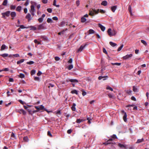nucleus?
Here are the masks:
<instances>
[{
    "label": "nucleus",
    "instance_id": "obj_1",
    "mask_svg": "<svg viewBox=\"0 0 149 149\" xmlns=\"http://www.w3.org/2000/svg\"><path fill=\"white\" fill-rule=\"evenodd\" d=\"M107 33L110 36H115L117 32L115 30H113L112 31L111 29H109L107 31Z\"/></svg>",
    "mask_w": 149,
    "mask_h": 149
},
{
    "label": "nucleus",
    "instance_id": "obj_2",
    "mask_svg": "<svg viewBox=\"0 0 149 149\" xmlns=\"http://www.w3.org/2000/svg\"><path fill=\"white\" fill-rule=\"evenodd\" d=\"M47 39L46 37L44 36H39L38 37V45L39 44H41V41L43 40H46Z\"/></svg>",
    "mask_w": 149,
    "mask_h": 149
},
{
    "label": "nucleus",
    "instance_id": "obj_3",
    "mask_svg": "<svg viewBox=\"0 0 149 149\" xmlns=\"http://www.w3.org/2000/svg\"><path fill=\"white\" fill-rule=\"evenodd\" d=\"M133 56L132 54H127L125 56L123 57V59L124 60H128L130 59Z\"/></svg>",
    "mask_w": 149,
    "mask_h": 149
},
{
    "label": "nucleus",
    "instance_id": "obj_4",
    "mask_svg": "<svg viewBox=\"0 0 149 149\" xmlns=\"http://www.w3.org/2000/svg\"><path fill=\"white\" fill-rule=\"evenodd\" d=\"M46 29V28L45 27L44 24H41L39 25L38 26V30L44 29Z\"/></svg>",
    "mask_w": 149,
    "mask_h": 149
},
{
    "label": "nucleus",
    "instance_id": "obj_5",
    "mask_svg": "<svg viewBox=\"0 0 149 149\" xmlns=\"http://www.w3.org/2000/svg\"><path fill=\"white\" fill-rule=\"evenodd\" d=\"M86 45L85 44L84 45H82L81 46L80 48L78 49L77 52H78L79 51L81 52L84 49L85 47L86 46Z\"/></svg>",
    "mask_w": 149,
    "mask_h": 149
},
{
    "label": "nucleus",
    "instance_id": "obj_6",
    "mask_svg": "<svg viewBox=\"0 0 149 149\" xmlns=\"http://www.w3.org/2000/svg\"><path fill=\"white\" fill-rule=\"evenodd\" d=\"M45 108L42 105H41L38 106V112L42 110H44V109Z\"/></svg>",
    "mask_w": 149,
    "mask_h": 149
},
{
    "label": "nucleus",
    "instance_id": "obj_7",
    "mask_svg": "<svg viewBox=\"0 0 149 149\" xmlns=\"http://www.w3.org/2000/svg\"><path fill=\"white\" fill-rule=\"evenodd\" d=\"M35 11L34 6L33 5H31V10L30 12L31 14L33 15H34L33 12Z\"/></svg>",
    "mask_w": 149,
    "mask_h": 149
},
{
    "label": "nucleus",
    "instance_id": "obj_8",
    "mask_svg": "<svg viewBox=\"0 0 149 149\" xmlns=\"http://www.w3.org/2000/svg\"><path fill=\"white\" fill-rule=\"evenodd\" d=\"M108 78V77L107 76H99L98 79L99 80H101L102 79H103V80H105L106 79H107Z\"/></svg>",
    "mask_w": 149,
    "mask_h": 149
},
{
    "label": "nucleus",
    "instance_id": "obj_9",
    "mask_svg": "<svg viewBox=\"0 0 149 149\" xmlns=\"http://www.w3.org/2000/svg\"><path fill=\"white\" fill-rule=\"evenodd\" d=\"M98 26L102 30V31H104L105 28L104 26H103L101 24H98Z\"/></svg>",
    "mask_w": 149,
    "mask_h": 149
},
{
    "label": "nucleus",
    "instance_id": "obj_10",
    "mask_svg": "<svg viewBox=\"0 0 149 149\" xmlns=\"http://www.w3.org/2000/svg\"><path fill=\"white\" fill-rule=\"evenodd\" d=\"M18 112L20 114H23L24 115L26 114V112L22 109H20L18 111Z\"/></svg>",
    "mask_w": 149,
    "mask_h": 149
},
{
    "label": "nucleus",
    "instance_id": "obj_11",
    "mask_svg": "<svg viewBox=\"0 0 149 149\" xmlns=\"http://www.w3.org/2000/svg\"><path fill=\"white\" fill-rule=\"evenodd\" d=\"M117 8V6H113L111 7V10L113 12H114Z\"/></svg>",
    "mask_w": 149,
    "mask_h": 149
},
{
    "label": "nucleus",
    "instance_id": "obj_12",
    "mask_svg": "<svg viewBox=\"0 0 149 149\" xmlns=\"http://www.w3.org/2000/svg\"><path fill=\"white\" fill-rule=\"evenodd\" d=\"M70 81L72 83H78V81L77 79H70Z\"/></svg>",
    "mask_w": 149,
    "mask_h": 149
},
{
    "label": "nucleus",
    "instance_id": "obj_13",
    "mask_svg": "<svg viewBox=\"0 0 149 149\" xmlns=\"http://www.w3.org/2000/svg\"><path fill=\"white\" fill-rule=\"evenodd\" d=\"M93 12H94L95 14H97L99 13V9H98L97 10H96L95 8H93L92 10Z\"/></svg>",
    "mask_w": 149,
    "mask_h": 149
},
{
    "label": "nucleus",
    "instance_id": "obj_14",
    "mask_svg": "<svg viewBox=\"0 0 149 149\" xmlns=\"http://www.w3.org/2000/svg\"><path fill=\"white\" fill-rule=\"evenodd\" d=\"M11 16L12 17V19H13L14 17H15L16 15V13L14 12H12L10 14Z\"/></svg>",
    "mask_w": 149,
    "mask_h": 149
},
{
    "label": "nucleus",
    "instance_id": "obj_15",
    "mask_svg": "<svg viewBox=\"0 0 149 149\" xmlns=\"http://www.w3.org/2000/svg\"><path fill=\"white\" fill-rule=\"evenodd\" d=\"M8 48V47H6L5 45H3L1 47V51H3L5 49Z\"/></svg>",
    "mask_w": 149,
    "mask_h": 149
},
{
    "label": "nucleus",
    "instance_id": "obj_16",
    "mask_svg": "<svg viewBox=\"0 0 149 149\" xmlns=\"http://www.w3.org/2000/svg\"><path fill=\"white\" fill-rule=\"evenodd\" d=\"M108 95L109 97L110 98H112L113 99H114L115 98V96L112 94L109 93Z\"/></svg>",
    "mask_w": 149,
    "mask_h": 149
},
{
    "label": "nucleus",
    "instance_id": "obj_17",
    "mask_svg": "<svg viewBox=\"0 0 149 149\" xmlns=\"http://www.w3.org/2000/svg\"><path fill=\"white\" fill-rule=\"evenodd\" d=\"M76 106V104L74 103H73L71 107V109L73 111H75L76 110L75 106Z\"/></svg>",
    "mask_w": 149,
    "mask_h": 149
},
{
    "label": "nucleus",
    "instance_id": "obj_18",
    "mask_svg": "<svg viewBox=\"0 0 149 149\" xmlns=\"http://www.w3.org/2000/svg\"><path fill=\"white\" fill-rule=\"evenodd\" d=\"M144 139L143 138H142L141 139H138L136 142V143H140L141 142H142L144 141Z\"/></svg>",
    "mask_w": 149,
    "mask_h": 149
},
{
    "label": "nucleus",
    "instance_id": "obj_19",
    "mask_svg": "<svg viewBox=\"0 0 149 149\" xmlns=\"http://www.w3.org/2000/svg\"><path fill=\"white\" fill-rule=\"evenodd\" d=\"M127 115L126 113H125L124 116L123 117V119L124 121L125 122H126L127 121Z\"/></svg>",
    "mask_w": 149,
    "mask_h": 149
},
{
    "label": "nucleus",
    "instance_id": "obj_20",
    "mask_svg": "<svg viewBox=\"0 0 149 149\" xmlns=\"http://www.w3.org/2000/svg\"><path fill=\"white\" fill-rule=\"evenodd\" d=\"M110 45L113 47H114L117 45V44L114 43L112 42H109Z\"/></svg>",
    "mask_w": 149,
    "mask_h": 149
},
{
    "label": "nucleus",
    "instance_id": "obj_21",
    "mask_svg": "<svg viewBox=\"0 0 149 149\" xmlns=\"http://www.w3.org/2000/svg\"><path fill=\"white\" fill-rule=\"evenodd\" d=\"M101 4L103 6H105L107 5V2L106 1H103L102 2Z\"/></svg>",
    "mask_w": 149,
    "mask_h": 149
},
{
    "label": "nucleus",
    "instance_id": "obj_22",
    "mask_svg": "<svg viewBox=\"0 0 149 149\" xmlns=\"http://www.w3.org/2000/svg\"><path fill=\"white\" fill-rule=\"evenodd\" d=\"M95 33V31L92 29H90L88 31L89 34H93Z\"/></svg>",
    "mask_w": 149,
    "mask_h": 149
},
{
    "label": "nucleus",
    "instance_id": "obj_23",
    "mask_svg": "<svg viewBox=\"0 0 149 149\" xmlns=\"http://www.w3.org/2000/svg\"><path fill=\"white\" fill-rule=\"evenodd\" d=\"M118 146L119 147H120V148H126V147L125 146H124V145H123L122 144H121L120 143H119L118 144Z\"/></svg>",
    "mask_w": 149,
    "mask_h": 149
},
{
    "label": "nucleus",
    "instance_id": "obj_24",
    "mask_svg": "<svg viewBox=\"0 0 149 149\" xmlns=\"http://www.w3.org/2000/svg\"><path fill=\"white\" fill-rule=\"evenodd\" d=\"M36 70H32L31 72V75H33L35 74L36 73Z\"/></svg>",
    "mask_w": 149,
    "mask_h": 149
},
{
    "label": "nucleus",
    "instance_id": "obj_25",
    "mask_svg": "<svg viewBox=\"0 0 149 149\" xmlns=\"http://www.w3.org/2000/svg\"><path fill=\"white\" fill-rule=\"evenodd\" d=\"M89 15H90L93 16L94 15V13L91 10H90L89 11Z\"/></svg>",
    "mask_w": 149,
    "mask_h": 149
},
{
    "label": "nucleus",
    "instance_id": "obj_26",
    "mask_svg": "<svg viewBox=\"0 0 149 149\" xmlns=\"http://www.w3.org/2000/svg\"><path fill=\"white\" fill-rule=\"evenodd\" d=\"M24 61V59H21L19 61L17 62V64H19L21 63H23Z\"/></svg>",
    "mask_w": 149,
    "mask_h": 149
},
{
    "label": "nucleus",
    "instance_id": "obj_27",
    "mask_svg": "<svg viewBox=\"0 0 149 149\" xmlns=\"http://www.w3.org/2000/svg\"><path fill=\"white\" fill-rule=\"evenodd\" d=\"M133 91L135 92H138V89L136 87L134 86L133 88Z\"/></svg>",
    "mask_w": 149,
    "mask_h": 149
},
{
    "label": "nucleus",
    "instance_id": "obj_28",
    "mask_svg": "<svg viewBox=\"0 0 149 149\" xmlns=\"http://www.w3.org/2000/svg\"><path fill=\"white\" fill-rule=\"evenodd\" d=\"M56 0H54L53 1V5L54 6L56 7H59V5H56Z\"/></svg>",
    "mask_w": 149,
    "mask_h": 149
},
{
    "label": "nucleus",
    "instance_id": "obj_29",
    "mask_svg": "<svg viewBox=\"0 0 149 149\" xmlns=\"http://www.w3.org/2000/svg\"><path fill=\"white\" fill-rule=\"evenodd\" d=\"M71 93L72 94H77L78 92L76 90H74L71 91Z\"/></svg>",
    "mask_w": 149,
    "mask_h": 149
},
{
    "label": "nucleus",
    "instance_id": "obj_30",
    "mask_svg": "<svg viewBox=\"0 0 149 149\" xmlns=\"http://www.w3.org/2000/svg\"><path fill=\"white\" fill-rule=\"evenodd\" d=\"M47 22L48 23H52L53 22V20L51 18H48L47 19Z\"/></svg>",
    "mask_w": 149,
    "mask_h": 149
},
{
    "label": "nucleus",
    "instance_id": "obj_31",
    "mask_svg": "<svg viewBox=\"0 0 149 149\" xmlns=\"http://www.w3.org/2000/svg\"><path fill=\"white\" fill-rule=\"evenodd\" d=\"M81 22H84L86 21V19L84 17H82L81 18Z\"/></svg>",
    "mask_w": 149,
    "mask_h": 149
},
{
    "label": "nucleus",
    "instance_id": "obj_32",
    "mask_svg": "<svg viewBox=\"0 0 149 149\" xmlns=\"http://www.w3.org/2000/svg\"><path fill=\"white\" fill-rule=\"evenodd\" d=\"M0 56H2L4 58L8 56V55L7 54H3L0 55Z\"/></svg>",
    "mask_w": 149,
    "mask_h": 149
},
{
    "label": "nucleus",
    "instance_id": "obj_33",
    "mask_svg": "<svg viewBox=\"0 0 149 149\" xmlns=\"http://www.w3.org/2000/svg\"><path fill=\"white\" fill-rule=\"evenodd\" d=\"M4 13L6 16L8 17L10 15V11H8Z\"/></svg>",
    "mask_w": 149,
    "mask_h": 149
},
{
    "label": "nucleus",
    "instance_id": "obj_34",
    "mask_svg": "<svg viewBox=\"0 0 149 149\" xmlns=\"http://www.w3.org/2000/svg\"><path fill=\"white\" fill-rule=\"evenodd\" d=\"M22 9V7L21 6H18L17 8H16V10L18 11H20Z\"/></svg>",
    "mask_w": 149,
    "mask_h": 149
},
{
    "label": "nucleus",
    "instance_id": "obj_35",
    "mask_svg": "<svg viewBox=\"0 0 149 149\" xmlns=\"http://www.w3.org/2000/svg\"><path fill=\"white\" fill-rule=\"evenodd\" d=\"M83 121V120L82 119H77L76 120V122L77 123H80L81 122H82Z\"/></svg>",
    "mask_w": 149,
    "mask_h": 149
},
{
    "label": "nucleus",
    "instance_id": "obj_36",
    "mask_svg": "<svg viewBox=\"0 0 149 149\" xmlns=\"http://www.w3.org/2000/svg\"><path fill=\"white\" fill-rule=\"evenodd\" d=\"M141 42L142 43H143L144 45H145V46H146L147 45V44L146 43V41H145V40H141Z\"/></svg>",
    "mask_w": 149,
    "mask_h": 149
},
{
    "label": "nucleus",
    "instance_id": "obj_37",
    "mask_svg": "<svg viewBox=\"0 0 149 149\" xmlns=\"http://www.w3.org/2000/svg\"><path fill=\"white\" fill-rule=\"evenodd\" d=\"M128 10L129 11L130 14L132 15V9L131 8V7L130 6H129L128 7Z\"/></svg>",
    "mask_w": 149,
    "mask_h": 149
},
{
    "label": "nucleus",
    "instance_id": "obj_38",
    "mask_svg": "<svg viewBox=\"0 0 149 149\" xmlns=\"http://www.w3.org/2000/svg\"><path fill=\"white\" fill-rule=\"evenodd\" d=\"M31 17V15L30 14H28L26 16V18L28 19L29 20H30L31 19L30 17Z\"/></svg>",
    "mask_w": 149,
    "mask_h": 149
},
{
    "label": "nucleus",
    "instance_id": "obj_39",
    "mask_svg": "<svg viewBox=\"0 0 149 149\" xmlns=\"http://www.w3.org/2000/svg\"><path fill=\"white\" fill-rule=\"evenodd\" d=\"M111 64L113 65H116L119 66L121 65V63H112Z\"/></svg>",
    "mask_w": 149,
    "mask_h": 149
},
{
    "label": "nucleus",
    "instance_id": "obj_40",
    "mask_svg": "<svg viewBox=\"0 0 149 149\" xmlns=\"http://www.w3.org/2000/svg\"><path fill=\"white\" fill-rule=\"evenodd\" d=\"M65 24V22L64 21H63L61 23L59 26L60 27H63L64 26V25Z\"/></svg>",
    "mask_w": 149,
    "mask_h": 149
},
{
    "label": "nucleus",
    "instance_id": "obj_41",
    "mask_svg": "<svg viewBox=\"0 0 149 149\" xmlns=\"http://www.w3.org/2000/svg\"><path fill=\"white\" fill-rule=\"evenodd\" d=\"M7 2H8V1H7V0H5L3 3V6H6L7 3Z\"/></svg>",
    "mask_w": 149,
    "mask_h": 149
},
{
    "label": "nucleus",
    "instance_id": "obj_42",
    "mask_svg": "<svg viewBox=\"0 0 149 149\" xmlns=\"http://www.w3.org/2000/svg\"><path fill=\"white\" fill-rule=\"evenodd\" d=\"M123 45H122L120 46L119 47L117 50V51H120L121 49H122V48H123Z\"/></svg>",
    "mask_w": 149,
    "mask_h": 149
},
{
    "label": "nucleus",
    "instance_id": "obj_43",
    "mask_svg": "<svg viewBox=\"0 0 149 149\" xmlns=\"http://www.w3.org/2000/svg\"><path fill=\"white\" fill-rule=\"evenodd\" d=\"M106 89L107 90H110V91H113V89L111 88V87H110V86H107V88H106Z\"/></svg>",
    "mask_w": 149,
    "mask_h": 149
},
{
    "label": "nucleus",
    "instance_id": "obj_44",
    "mask_svg": "<svg viewBox=\"0 0 149 149\" xmlns=\"http://www.w3.org/2000/svg\"><path fill=\"white\" fill-rule=\"evenodd\" d=\"M19 76L20 78H22L24 77V75L23 74L20 73L19 75Z\"/></svg>",
    "mask_w": 149,
    "mask_h": 149
},
{
    "label": "nucleus",
    "instance_id": "obj_45",
    "mask_svg": "<svg viewBox=\"0 0 149 149\" xmlns=\"http://www.w3.org/2000/svg\"><path fill=\"white\" fill-rule=\"evenodd\" d=\"M43 18L42 17H41L38 19V21L40 22H41L43 21Z\"/></svg>",
    "mask_w": 149,
    "mask_h": 149
},
{
    "label": "nucleus",
    "instance_id": "obj_46",
    "mask_svg": "<svg viewBox=\"0 0 149 149\" xmlns=\"http://www.w3.org/2000/svg\"><path fill=\"white\" fill-rule=\"evenodd\" d=\"M73 68V65H69L68 69L69 70H70Z\"/></svg>",
    "mask_w": 149,
    "mask_h": 149
},
{
    "label": "nucleus",
    "instance_id": "obj_47",
    "mask_svg": "<svg viewBox=\"0 0 149 149\" xmlns=\"http://www.w3.org/2000/svg\"><path fill=\"white\" fill-rule=\"evenodd\" d=\"M26 63L28 64L31 65L34 63V62L32 61H31L29 62H27Z\"/></svg>",
    "mask_w": 149,
    "mask_h": 149
},
{
    "label": "nucleus",
    "instance_id": "obj_48",
    "mask_svg": "<svg viewBox=\"0 0 149 149\" xmlns=\"http://www.w3.org/2000/svg\"><path fill=\"white\" fill-rule=\"evenodd\" d=\"M24 140L25 141L27 142L28 141V138L27 136H25L24 138Z\"/></svg>",
    "mask_w": 149,
    "mask_h": 149
},
{
    "label": "nucleus",
    "instance_id": "obj_49",
    "mask_svg": "<svg viewBox=\"0 0 149 149\" xmlns=\"http://www.w3.org/2000/svg\"><path fill=\"white\" fill-rule=\"evenodd\" d=\"M10 7L11 10H14L16 6H15L11 5Z\"/></svg>",
    "mask_w": 149,
    "mask_h": 149
},
{
    "label": "nucleus",
    "instance_id": "obj_50",
    "mask_svg": "<svg viewBox=\"0 0 149 149\" xmlns=\"http://www.w3.org/2000/svg\"><path fill=\"white\" fill-rule=\"evenodd\" d=\"M47 135L49 136L52 137V134H51L50 132L49 131H48L47 132Z\"/></svg>",
    "mask_w": 149,
    "mask_h": 149
},
{
    "label": "nucleus",
    "instance_id": "obj_51",
    "mask_svg": "<svg viewBox=\"0 0 149 149\" xmlns=\"http://www.w3.org/2000/svg\"><path fill=\"white\" fill-rule=\"evenodd\" d=\"M47 10L49 13H51L52 11V9L50 8H48L47 9Z\"/></svg>",
    "mask_w": 149,
    "mask_h": 149
},
{
    "label": "nucleus",
    "instance_id": "obj_52",
    "mask_svg": "<svg viewBox=\"0 0 149 149\" xmlns=\"http://www.w3.org/2000/svg\"><path fill=\"white\" fill-rule=\"evenodd\" d=\"M56 113L57 114L59 115H60L61 114V113L60 110H57V111H56Z\"/></svg>",
    "mask_w": 149,
    "mask_h": 149
},
{
    "label": "nucleus",
    "instance_id": "obj_53",
    "mask_svg": "<svg viewBox=\"0 0 149 149\" xmlns=\"http://www.w3.org/2000/svg\"><path fill=\"white\" fill-rule=\"evenodd\" d=\"M103 51L104 53H105L106 54H107V52L106 49H105V48H103Z\"/></svg>",
    "mask_w": 149,
    "mask_h": 149
},
{
    "label": "nucleus",
    "instance_id": "obj_54",
    "mask_svg": "<svg viewBox=\"0 0 149 149\" xmlns=\"http://www.w3.org/2000/svg\"><path fill=\"white\" fill-rule=\"evenodd\" d=\"M36 28L34 26H31V29L33 30H36Z\"/></svg>",
    "mask_w": 149,
    "mask_h": 149
},
{
    "label": "nucleus",
    "instance_id": "obj_55",
    "mask_svg": "<svg viewBox=\"0 0 149 149\" xmlns=\"http://www.w3.org/2000/svg\"><path fill=\"white\" fill-rule=\"evenodd\" d=\"M54 58L55 60L56 61H58L60 59V58L58 56L55 57Z\"/></svg>",
    "mask_w": 149,
    "mask_h": 149
},
{
    "label": "nucleus",
    "instance_id": "obj_56",
    "mask_svg": "<svg viewBox=\"0 0 149 149\" xmlns=\"http://www.w3.org/2000/svg\"><path fill=\"white\" fill-rule=\"evenodd\" d=\"M29 4V1L27 0L24 4V5L25 6H27Z\"/></svg>",
    "mask_w": 149,
    "mask_h": 149
},
{
    "label": "nucleus",
    "instance_id": "obj_57",
    "mask_svg": "<svg viewBox=\"0 0 149 149\" xmlns=\"http://www.w3.org/2000/svg\"><path fill=\"white\" fill-rule=\"evenodd\" d=\"M112 137L113 139H117V136H116L115 135V134H113L112 136Z\"/></svg>",
    "mask_w": 149,
    "mask_h": 149
},
{
    "label": "nucleus",
    "instance_id": "obj_58",
    "mask_svg": "<svg viewBox=\"0 0 149 149\" xmlns=\"http://www.w3.org/2000/svg\"><path fill=\"white\" fill-rule=\"evenodd\" d=\"M52 19L54 20L57 21L58 20V18L56 17H53Z\"/></svg>",
    "mask_w": 149,
    "mask_h": 149
},
{
    "label": "nucleus",
    "instance_id": "obj_59",
    "mask_svg": "<svg viewBox=\"0 0 149 149\" xmlns=\"http://www.w3.org/2000/svg\"><path fill=\"white\" fill-rule=\"evenodd\" d=\"M80 4V2L79 1H76V5L78 6Z\"/></svg>",
    "mask_w": 149,
    "mask_h": 149
},
{
    "label": "nucleus",
    "instance_id": "obj_60",
    "mask_svg": "<svg viewBox=\"0 0 149 149\" xmlns=\"http://www.w3.org/2000/svg\"><path fill=\"white\" fill-rule=\"evenodd\" d=\"M131 99L132 100H134V101H136V98L134 96H132L131 97Z\"/></svg>",
    "mask_w": 149,
    "mask_h": 149
},
{
    "label": "nucleus",
    "instance_id": "obj_61",
    "mask_svg": "<svg viewBox=\"0 0 149 149\" xmlns=\"http://www.w3.org/2000/svg\"><path fill=\"white\" fill-rule=\"evenodd\" d=\"M72 132V130L71 129L68 130L67 131V132L68 134H70Z\"/></svg>",
    "mask_w": 149,
    "mask_h": 149
},
{
    "label": "nucleus",
    "instance_id": "obj_62",
    "mask_svg": "<svg viewBox=\"0 0 149 149\" xmlns=\"http://www.w3.org/2000/svg\"><path fill=\"white\" fill-rule=\"evenodd\" d=\"M132 92V91H131L130 90H128L127 91V93L129 94H131Z\"/></svg>",
    "mask_w": 149,
    "mask_h": 149
},
{
    "label": "nucleus",
    "instance_id": "obj_63",
    "mask_svg": "<svg viewBox=\"0 0 149 149\" xmlns=\"http://www.w3.org/2000/svg\"><path fill=\"white\" fill-rule=\"evenodd\" d=\"M86 94V92L84 91H82V94L83 96H85Z\"/></svg>",
    "mask_w": 149,
    "mask_h": 149
},
{
    "label": "nucleus",
    "instance_id": "obj_64",
    "mask_svg": "<svg viewBox=\"0 0 149 149\" xmlns=\"http://www.w3.org/2000/svg\"><path fill=\"white\" fill-rule=\"evenodd\" d=\"M9 70V69L7 68H5L3 69V71H7Z\"/></svg>",
    "mask_w": 149,
    "mask_h": 149
}]
</instances>
